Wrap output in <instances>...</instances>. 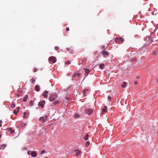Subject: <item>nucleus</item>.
<instances>
[{
    "mask_svg": "<svg viewBox=\"0 0 158 158\" xmlns=\"http://www.w3.org/2000/svg\"><path fill=\"white\" fill-rule=\"evenodd\" d=\"M39 120L43 122H44L45 121V119L44 117H41L39 119Z\"/></svg>",
    "mask_w": 158,
    "mask_h": 158,
    "instance_id": "13",
    "label": "nucleus"
},
{
    "mask_svg": "<svg viewBox=\"0 0 158 158\" xmlns=\"http://www.w3.org/2000/svg\"><path fill=\"white\" fill-rule=\"evenodd\" d=\"M27 154L28 155H31L33 157H35L37 156L36 152L35 151L28 150L27 151Z\"/></svg>",
    "mask_w": 158,
    "mask_h": 158,
    "instance_id": "2",
    "label": "nucleus"
},
{
    "mask_svg": "<svg viewBox=\"0 0 158 158\" xmlns=\"http://www.w3.org/2000/svg\"><path fill=\"white\" fill-rule=\"evenodd\" d=\"M76 76V74L75 73L72 76V77L73 78V77H75Z\"/></svg>",
    "mask_w": 158,
    "mask_h": 158,
    "instance_id": "33",
    "label": "nucleus"
},
{
    "mask_svg": "<svg viewBox=\"0 0 158 158\" xmlns=\"http://www.w3.org/2000/svg\"><path fill=\"white\" fill-rule=\"evenodd\" d=\"M27 114H28V113H27L24 112L23 113V114L24 115L23 116V118H26L28 116H26V115Z\"/></svg>",
    "mask_w": 158,
    "mask_h": 158,
    "instance_id": "25",
    "label": "nucleus"
},
{
    "mask_svg": "<svg viewBox=\"0 0 158 158\" xmlns=\"http://www.w3.org/2000/svg\"><path fill=\"white\" fill-rule=\"evenodd\" d=\"M115 40L116 42L120 43H122L123 41L124 40L122 37L120 38L117 37L115 39Z\"/></svg>",
    "mask_w": 158,
    "mask_h": 158,
    "instance_id": "4",
    "label": "nucleus"
},
{
    "mask_svg": "<svg viewBox=\"0 0 158 158\" xmlns=\"http://www.w3.org/2000/svg\"><path fill=\"white\" fill-rule=\"evenodd\" d=\"M48 93V92L47 91H45L44 94H43V96L44 98H47L48 96L47 94Z\"/></svg>",
    "mask_w": 158,
    "mask_h": 158,
    "instance_id": "10",
    "label": "nucleus"
},
{
    "mask_svg": "<svg viewBox=\"0 0 158 158\" xmlns=\"http://www.w3.org/2000/svg\"><path fill=\"white\" fill-rule=\"evenodd\" d=\"M67 51H69V50H70V49L69 48H67Z\"/></svg>",
    "mask_w": 158,
    "mask_h": 158,
    "instance_id": "43",
    "label": "nucleus"
},
{
    "mask_svg": "<svg viewBox=\"0 0 158 158\" xmlns=\"http://www.w3.org/2000/svg\"><path fill=\"white\" fill-rule=\"evenodd\" d=\"M153 54L154 56H156L158 54V51H155L153 52Z\"/></svg>",
    "mask_w": 158,
    "mask_h": 158,
    "instance_id": "17",
    "label": "nucleus"
},
{
    "mask_svg": "<svg viewBox=\"0 0 158 158\" xmlns=\"http://www.w3.org/2000/svg\"><path fill=\"white\" fill-rule=\"evenodd\" d=\"M2 123V121H1V120H0V123Z\"/></svg>",
    "mask_w": 158,
    "mask_h": 158,
    "instance_id": "45",
    "label": "nucleus"
},
{
    "mask_svg": "<svg viewBox=\"0 0 158 158\" xmlns=\"http://www.w3.org/2000/svg\"><path fill=\"white\" fill-rule=\"evenodd\" d=\"M69 27H67L66 28V30L67 31H69Z\"/></svg>",
    "mask_w": 158,
    "mask_h": 158,
    "instance_id": "36",
    "label": "nucleus"
},
{
    "mask_svg": "<svg viewBox=\"0 0 158 158\" xmlns=\"http://www.w3.org/2000/svg\"><path fill=\"white\" fill-rule=\"evenodd\" d=\"M71 63V62L69 60H68L67 62H66V64H70Z\"/></svg>",
    "mask_w": 158,
    "mask_h": 158,
    "instance_id": "30",
    "label": "nucleus"
},
{
    "mask_svg": "<svg viewBox=\"0 0 158 158\" xmlns=\"http://www.w3.org/2000/svg\"><path fill=\"white\" fill-rule=\"evenodd\" d=\"M11 106L12 108H15V105L14 104H12L11 105Z\"/></svg>",
    "mask_w": 158,
    "mask_h": 158,
    "instance_id": "29",
    "label": "nucleus"
},
{
    "mask_svg": "<svg viewBox=\"0 0 158 158\" xmlns=\"http://www.w3.org/2000/svg\"><path fill=\"white\" fill-rule=\"evenodd\" d=\"M59 103V101L57 100H55V101H54L52 103V104L53 105H56L58 103Z\"/></svg>",
    "mask_w": 158,
    "mask_h": 158,
    "instance_id": "15",
    "label": "nucleus"
},
{
    "mask_svg": "<svg viewBox=\"0 0 158 158\" xmlns=\"http://www.w3.org/2000/svg\"><path fill=\"white\" fill-rule=\"evenodd\" d=\"M80 75V74L79 73L76 74V76H79Z\"/></svg>",
    "mask_w": 158,
    "mask_h": 158,
    "instance_id": "42",
    "label": "nucleus"
},
{
    "mask_svg": "<svg viewBox=\"0 0 158 158\" xmlns=\"http://www.w3.org/2000/svg\"><path fill=\"white\" fill-rule=\"evenodd\" d=\"M65 99L67 101H68L69 100V98L68 97L65 98Z\"/></svg>",
    "mask_w": 158,
    "mask_h": 158,
    "instance_id": "39",
    "label": "nucleus"
},
{
    "mask_svg": "<svg viewBox=\"0 0 158 158\" xmlns=\"http://www.w3.org/2000/svg\"><path fill=\"white\" fill-rule=\"evenodd\" d=\"M126 86V82H123L122 85V86L123 87H125Z\"/></svg>",
    "mask_w": 158,
    "mask_h": 158,
    "instance_id": "19",
    "label": "nucleus"
},
{
    "mask_svg": "<svg viewBox=\"0 0 158 158\" xmlns=\"http://www.w3.org/2000/svg\"><path fill=\"white\" fill-rule=\"evenodd\" d=\"M89 137V135L88 134H86L85 136L84 137V139L85 140H87L88 139V137Z\"/></svg>",
    "mask_w": 158,
    "mask_h": 158,
    "instance_id": "22",
    "label": "nucleus"
},
{
    "mask_svg": "<svg viewBox=\"0 0 158 158\" xmlns=\"http://www.w3.org/2000/svg\"><path fill=\"white\" fill-rule=\"evenodd\" d=\"M139 76H138L137 77V78H139Z\"/></svg>",
    "mask_w": 158,
    "mask_h": 158,
    "instance_id": "47",
    "label": "nucleus"
},
{
    "mask_svg": "<svg viewBox=\"0 0 158 158\" xmlns=\"http://www.w3.org/2000/svg\"><path fill=\"white\" fill-rule=\"evenodd\" d=\"M85 113L88 114H90L92 113V110L91 109L87 108L85 110Z\"/></svg>",
    "mask_w": 158,
    "mask_h": 158,
    "instance_id": "5",
    "label": "nucleus"
},
{
    "mask_svg": "<svg viewBox=\"0 0 158 158\" xmlns=\"http://www.w3.org/2000/svg\"><path fill=\"white\" fill-rule=\"evenodd\" d=\"M59 48L58 47V46H56L55 47V49L56 50H57Z\"/></svg>",
    "mask_w": 158,
    "mask_h": 158,
    "instance_id": "31",
    "label": "nucleus"
},
{
    "mask_svg": "<svg viewBox=\"0 0 158 158\" xmlns=\"http://www.w3.org/2000/svg\"><path fill=\"white\" fill-rule=\"evenodd\" d=\"M19 107H18L16 108V109L14 110V113L15 114H17L19 111Z\"/></svg>",
    "mask_w": 158,
    "mask_h": 158,
    "instance_id": "7",
    "label": "nucleus"
},
{
    "mask_svg": "<svg viewBox=\"0 0 158 158\" xmlns=\"http://www.w3.org/2000/svg\"><path fill=\"white\" fill-rule=\"evenodd\" d=\"M2 125L1 123L0 124V127H2Z\"/></svg>",
    "mask_w": 158,
    "mask_h": 158,
    "instance_id": "44",
    "label": "nucleus"
},
{
    "mask_svg": "<svg viewBox=\"0 0 158 158\" xmlns=\"http://www.w3.org/2000/svg\"><path fill=\"white\" fill-rule=\"evenodd\" d=\"M28 98V95H25L24 97L23 98V101L24 102H26L27 101V99Z\"/></svg>",
    "mask_w": 158,
    "mask_h": 158,
    "instance_id": "12",
    "label": "nucleus"
},
{
    "mask_svg": "<svg viewBox=\"0 0 158 158\" xmlns=\"http://www.w3.org/2000/svg\"><path fill=\"white\" fill-rule=\"evenodd\" d=\"M79 114H75L74 115V117L75 118H78L79 117Z\"/></svg>",
    "mask_w": 158,
    "mask_h": 158,
    "instance_id": "28",
    "label": "nucleus"
},
{
    "mask_svg": "<svg viewBox=\"0 0 158 158\" xmlns=\"http://www.w3.org/2000/svg\"><path fill=\"white\" fill-rule=\"evenodd\" d=\"M104 64H100L99 65V68L101 69H103L104 68Z\"/></svg>",
    "mask_w": 158,
    "mask_h": 158,
    "instance_id": "14",
    "label": "nucleus"
},
{
    "mask_svg": "<svg viewBox=\"0 0 158 158\" xmlns=\"http://www.w3.org/2000/svg\"><path fill=\"white\" fill-rule=\"evenodd\" d=\"M45 152V151H44V150H43L41 152V154H43Z\"/></svg>",
    "mask_w": 158,
    "mask_h": 158,
    "instance_id": "32",
    "label": "nucleus"
},
{
    "mask_svg": "<svg viewBox=\"0 0 158 158\" xmlns=\"http://www.w3.org/2000/svg\"><path fill=\"white\" fill-rule=\"evenodd\" d=\"M75 151L76 152V156H77L79 155V154H81V152L78 149H77L75 150Z\"/></svg>",
    "mask_w": 158,
    "mask_h": 158,
    "instance_id": "9",
    "label": "nucleus"
},
{
    "mask_svg": "<svg viewBox=\"0 0 158 158\" xmlns=\"http://www.w3.org/2000/svg\"><path fill=\"white\" fill-rule=\"evenodd\" d=\"M43 103H44H44H45V101L44 100H43L41 102Z\"/></svg>",
    "mask_w": 158,
    "mask_h": 158,
    "instance_id": "41",
    "label": "nucleus"
},
{
    "mask_svg": "<svg viewBox=\"0 0 158 158\" xmlns=\"http://www.w3.org/2000/svg\"><path fill=\"white\" fill-rule=\"evenodd\" d=\"M14 132L15 131L14 130H12L11 131V133L12 134L14 133Z\"/></svg>",
    "mask_w": 158,
    "mask_h": 158,
    "instance_id": "37",
    "label": "nucleus"
},
{
    "mask_svg": "<svg viewBox=\"0 0 158 158\" xmlns=\"http://www.w3.org/2000/svg\"><path fill=\"white\" fill-rule=\"evenodd\" d=\"M39 104V105L42 108H43L44 107V103H43L41 102H40Z\"/></svg>",
    "mask_w": 158,
    "mask_h": 158,
    "instance_id": "16",
    "label": "nucleus"
},
{
    "mask_svg": "<svg viewBox=\"0 0 158 158\" xmlns=\"http://www.w3.org/2000/svg\"><path fill=\"white\" fill-rule=\"evenodd\" d=\"M84 70H85L86 73H88L89 72V69L85 68L84 69Z\"/></svg>",
    "mask_w": 158,
    "mask_h": 158,
    "instance_id": "23",
    "label": "nucleus"
},
{
    "mask_svg": "<svg viewBox=\"0 0 158 158\" xmlns=\"http://www.w3.org/2000/svg\"><path fill=\"white\" fill-rule=\"evenodd\" d=\"M102 54L103 56L104 57H106V56L109 55V53L106 51L103 50L102 52Z\"/></svg>",
    "mask_w": 158,
    "mask_h": 158,
    "instance_id": "6",
    "label": "nucleus"
},
{
    "mask_svg": "<svg viewBox=\"0 0 158 158\" xmlns=\"http://www.w3.org/2000/svg\"><path fill=\"white\" fill-rule=\"evenodd\" d=\"M107 110V106H105L104 108L102 109V111L103 112H106Z\"/></svg>",
    "mask_w": 158,
    "mask_h": 158,
    "instance_id": "21",
    "label": "nucleus"
},
{
    "mask_svg": "<svg viewBox=\"0 0 158 158\" xmlns=\"http://www.w3.org/2000/svg\"><path fill=\"white\" fill-rule=\"evenodd\" d=\"M1 137H2V135L1 134H0V139L1 138Z\"/></svg>",
    "mask_w": 158,
    "mask_h": 158,
    "instance_id": "46",
    "label": "nucleus"
},
{
    "mask_svg": "<svg viewBox=\"0 0 158 158\" xmlns=\"http://www.w3.org/2000/svg\"><path fill=\"white\" fill-rule=\"evenodd\" d=\"M86 60H87V59L86 58H84L82 59V60L81 61V63L82 64L83 63H85Z\"/></svg>",
    "mask_w": 158,
    "mask_h": 158,
    "instance_id": "18",
    "label": "nucleus"
},
{
    "mask_svg": "<svg viewBox=\"0 0 158 158\" xmlns=\"http://www.w3.org/2000/svg\"><path fill=\"white\" fill-rule=\"evenodd\" d=\"M89 144H90V143L89 142H88V141L85 144L86 146V147L88 146L89 145Z\"/></svg>",
    "mask_w": 158,
    "mask_h": 158,
    "instance_id": "27",
    "label": "nucleus"
},
{
    "mask_svg": "<svg viewBox=\"0 0 158 158\" xmlns=\"http://www.w3.org/2000/svg\"><path fill=\"white\" fill-rule=\"evenodd\" d=\"M137 84H138V82L137 81H135L134 82V84L135 85H136Z\"/></svg>",
    "mask_w": 158,
    "mask_h": 158,
    "instance_id": "40",
    "label": "nucleus"
},
{
    "mask_svg": "<svg viewBox=\"0 0 158 158\" xmlns=\"http://www.w3.org/2000/svg\"><path fill=\"white\" fill-rule=\"evenodd\" d=\"M37 70V69L36 68H35L34 69V72H36Z\"/></svg>",
    "mask_w": 158,
    "mask_h": 158,
    "instance_id": "35",
    "label": "nucleus"
},
{
    "mask_svg": "<svg viewBox=\"0 0 158 158\" xmlns=\"http://www.w3.org/2000/svg\"><path fill=\"white\" fill-rule=\"evenodd\" d=\"M6 146V144H3L0 146V150L4 149Z\"/></svg>",
    "mask_w": 158,
    "mask_h": 158,
    "instance_id": "8",
    "label": "nucleus"
},
{
    "mask_svg": "<svg viewBox=\"0 0 158 158\" xmlns=\"http://www.w3.org/2000/svg\"><path fill=\"white\" fill-rule=\"evenodd\" d=\"M88 89H84L83 90V94L84 95L86 94L85 92L88 90Z\"/></svg>",
    "mask_w": 158,
    "mask_h": 158,
    "instance_id": "24",
    "label": "nucleus"
},
{
    "mask_svg": "<svg viewBox=\"0 0 158 158\" xmlns=\"http://www.w3.org/2000/svg\"><path fill=\"white\" fill-rule=\"evenodd\" d=\"M57 97V96L56 94H52L49 97V99L50 101H52L56 99Z\"/></svg>",
    "mask_w": 158,
    "mask_h": 158,
    "instance_id": "1",
    "label": "nucleus"
},
{
    "mask_svg": "<svg viewBox=\"0 0 158 158\" xmlns=\"http://www.w3.org/2000/svg\"><path fill=\"white\" fill-rule=\"evenodd\" d=\"M12 130V129H11V128H9L8 129V131H11V130Z\"/></svg>",
    "mask_w": 158,
    "mask_h": 158,
    "instance_id": "38",
    "label": "nucleus"
},
{
    "mask_svg": "<svg viewBox=\"0 0 158 158\" xmlns=\"http://www.w3.org/2000/svg\"><path fill=\"white\" fill-rule=\"evenodd\" d=\"M49 60L51 63H54L56 61V58L53 56H51L49 58Z\"/></svg>",
    "mask_w": 158,
    "mask_h": 158,
    "instance_id": "3",
    "label": "nucleus"
},
{
    "mask_svg": "<svg viewBox=\"0 0 158 158\" xmlns=\"http://www.w3.org/2000/svg\"><path fill=\"white\" fill-rule=\"evenodd\" d=\"M34 102L32 100H31L30 102V106H32L34 105Z\"/></svg>",
    "mask_w": 158,
    "mask_h": 158,
    "instance_id": "20",
    "label": "nucleus"
},
{
    "mask_svg": "<svg viewBox=\"0 0 158 158\" xmlns=\"http://www.w3.org/2000/svg\"><path fill=\"white\" fill-rule=\"evenodd\" d=\"M35 81V79L34 78H32L30 80L31 82L32 83L34 82Z\"/></svg>",
    "mask_w": 158,
    "mask_h": 158,
    "instance_id": "26",
    "label": "nucleus"
},
{
    "mask_svg": "<svg viewBox=\"0 0 158 158\" xmlns=\"http://www.w3.org/2000/svg\"><path fill=\"white\" fill-rule=\"evenodd\" d=\"M157 83H158V81H157Z\"/></svg>",
    "mask_w": 158,
    "mask_h": 158,
    "instance_id": "48",
    "label": "nucleus"
},
{
    "mask_svg": "<svg viewBox=\"0 0 158 158\" xmlns=\"http://www.w3.org/2000/svg\"><path fill=\"white\" fill-rule=\"evenodd\" d=\"M111 99V97L110 96H108V100H110Z\"/></svg>",
    "mask_w": 158,
    "mask_h": 158,
    "instance_id": "34",
    "label": "nucleus"
},
{
    "mask_svg": "<svg viewBox=\"0 0 158 158\" xmlns=\"http://www.w3.org/2000/svg\"><path fill=\"white\" fill-rule=\"evenodd\" d=\"M35 89L36 91H39L40 90V86L38 85H36L35 87Z\"/></svg>",
    "mask_w": 158,
    "mask_h": 158,
    "instance_id": "11",
    "label": "nucleus"
}]
</instances>
